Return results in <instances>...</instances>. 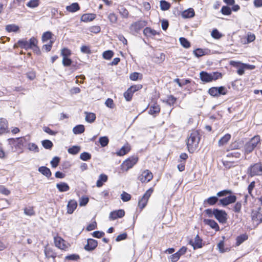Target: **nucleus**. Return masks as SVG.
Masks as SVG:
<instances>
[{"label":"nucleus","instance_id":"obj_24","mask_svg":"<svg viewBox=\"0 0 262 262\" xmlns=\"http://www.w3.org/2000/svg\"><path fill=\"white\" fill-rule=\"evenodd\" d=\"M96 17L94 14H84L81 17V21L84 22H88L93 20Z\"/></svg>","mask_w":262,"mask_h":262},{"label":"nucleus","instance_id":"obj_31","mask_svg":"<svg viewBox=\"0 0 262 262\" xmlns=\"http://www.w3.org/2000/svg\"><path fill=\"white\" fill-rule=\"evenodd\" d=\"M85 120L89 123L94 122L96 119V115L93 113L85 112Z\"/></svg>","mask_w":262,"mask_h":262},{"label":"nucleus","instance_id":"obj_35","mask_svg":"<svg viewBox=\"0 0 262 262\" xmlns=\"http://www.w3.org/2000/svg\"><path fill=\"white\" fill-rule=\"evenodd\" d=\"M219 201V199L217 196H211L208 198L207 199L204 200V204H207L209 205H214L217 201Z\"/></svg>","mask_w":262,"mask_h":262},{"label":"nucleus","instance_id":"obj_64","mask_svg":"<svg viewBox=\"0 0 262 262\" xmlns=\"http://www.w3.org/2000/svg\"><path fill=\"white\" fill-rule=\"evenodd\" d=\"M242 208V203L241 202H237L233 207V211L235 212L239 213L241 211Z\"/></svg>","mask_w":262,"mask_h":262},{"label":"nucleus","instance_id":"obj_29","mask_svg":"<svg viewBox=\"0 0 262 262\" xmlns=\"http://www.w3.org/2000/svg\"><path fill=\"white\" fill-rule=\"evenodd\" d=\"M107 180V176L104 174H101L99 177V179L97 181L96 183V186L98 187H101L104 182H106Z\"/></svg>","mask_w":262,"mask_h":262},{"label":"nucleus","instance_id":"obj_25","mask_svg":"<svg viewBox=\"0 0 262 262\" xmlns=\"http://www.w3.org/2000/svg\"><path fill=\"white\" fill-rule=\"evenodd\" d=\"M56 187L60 192H66L70 189L68 184L65 182H60L56 184Z\"/></svg>","mask_w":262,"mask_h":262},{"label":"nucleus","instance_id":"obj_36","mask_svg":"<svg viewBox=\"0 0 262 262\" xmlns=\"http://www.w3.org/2000/svg\"><path fill=\"white\" fill-rule=\"evenodd\" d=\"M160 111V107L159 105L157 104H154L149 108V114L151 115H155L159 113Z\"/></svg>","mask_w":262,"mask_h":262},{"label":"nucleus","instance_id":"obj_42","mask_svg":"<svg viewBox=\"0 0 262 262\" xmlns=\"http://www.w3.org/2000/svg\"><path fill=\"white\" fill-rule=\"evenodd\" d=\"M80 150V147L78 146H73L68 149V152L72 155H76Z\"/></svg>","mask_w":262,"mask_h":262},{"label":"nucleus","instance_id":"obj_1","mask_svg":"<svg viewBox=\"0 0 262 262\" xmlns=\"http://www.w3.org/2000/svg\"><path fill=\"white\" fill-rule=\"evenodd\" d=\"M200 136L199 133L194 130L189 135L187 138V145L188 150L190 152H193L198 148L200 142Z\"/></svg>","mask_w":262,"mask_h":262},{"label":"nucleus","instance_id":"obj_56","mask_svg":"<svg viewBox=\"0 0 262 262\" xmlns=\"http://www.w3.org/2000/svg\"><path fill=\"white\" fill-rule=\"evenodd\" d=\"M221 12L224 15H228L231 13V9L228 6H223L222 8Z\"/></svg>","mask_w":262,"mask_h":262},{"label":"nucleus","instance_id":"obj_5","mask_svg":"<svg viewBox=\"0 0 262 262\" xmlns=\"http://www.w3.org/2000/svg\"><path fill=\"white\" fill-rule=\"evenodd\" d=\"M138 158L137 157H130L125 160L121 165V169L124 171H127L132 168L138 162Z\"/></svg>","mask_w":262,"mask_h":262},{"label":"nucleus","instance_id":"obj_10","mask_svg":"<svg viewBox=\"0 0 262 262\" xmlns=\"http://www.w3.org/2000/svg\"><path fill=\"white\" fill-rule=\"evenodd\" d=\"M147 25L145 20H140L133 23L129 27V29L133 33H138Z\"/></svg>","mask_w":262,"mask_h":262},{"label":"nucleus","instance_id":"obj_54","mask_svg":"<svg viewBox=\"0 0 262 262\" xmlns=\"http://www.w3.org/2000/svg\"><path fill=\"white\" fill-rule=\"evenodd\" d=\"M114 53L111 50L106 51L103 53V57L105 59H110L113 56Z\"/></svg>","mask_w":262,"mask_h":262},{"label":"nucleus","instance_id":"obj_60","mask_svg":"<svg viewBox=\"0 0 262 262\" xmlns=\"http://www.w3.org/2000/svg\"><path fill=\"white\" fill-rule=\"evenodd\" d=\"M61 54L63 57H68L71 54V52L67 48H64L61 50Z\"/></svg>","mask_w":262,"mask_h":262},{"label":"nucleus","instance_id":"obj_51","mask_svg":"<svg viewBox=\"0 0 262 262\" xmlns=\"http://www.w3.org/2000/svg\"><path fill=\"white\" fill-rule=\"evenodd\" d=\"M39 0H30L27 4V6L30 8H35L38 6Z\"/></svg>","mask_w":262,"mask_h":262},{"label":"nucleus","instance_id":"obj_12","mask_svg":"<svg viewBox=\"0 0 262 262\" xmlns=\"http://www.w3.org/2000/svg\"><path fill=\"white\" fill-rule=\"evenodd\" d=\"M55 246L58 248L66 250L69 246V244L60 237L57 236L54 238Z\"/></svg>","mask_w":262,"mask_h":262},{"label":"nucleus","instance_id":"obj_43","mask_svg":"<svg viewBox=\"0 0 262 262\" xmlns=\"http://www.w3.org/2000/svg\"><path fill=\"white\" fill-rule=\"evenodd\" d=\"M108 142V138L106 136L101 137L99 140V142L102 147H105L107 145Z\"/></svg>","mask_w":262,"mask_h":262},{"label":"nucleus","instance_id":"obj_9","mask_svg":"<svg viewBox=\"0 0 262 262\" xmlns=\"http://www.w3.org/2000/svg\"><path fill=\"white\" fill-rule=\"evenodd\" d=\"M214 216L221 223L224 224L227 222V214L224 210H219L218 209H214Z\"/></svg>","mask_w":262,"mask_h":262},{"label":"nucleus","instance_id":"obj_30","mask_svg":"<svg viewBox=\"0 0 262 262\" xmlns=\"http://www.w3.org/2000/svg\"><path fill=\"white\" fill-rule=\"evenodd\" d=\"M231 135L229 134H226L224 137L221 138L218 142L219 146H223L226 144L230 139Z\"/></svg>","mask_w":262,"mask_h":262},{"label":"nucleus","instance_id":"obj_58","mask_svg":"<svg viewBox=\"0 0 262 262\" xmlns=\"http://www.w3.org/2000/svg\"><path fill=\"white\" fill-rule=\"evenodd\" d=\"M193 53L197 57H200L205 55V52L201 49H197L193 51Z\"/></svg>","mask_w":262,"mask_h":262},{"label":"nucleus","instance_id":"obj_23","mask_svg":"<svg viewBox=\"0 0 262 262\" xmlns=\"http://www.w3.org/2000/svg\"><path fill=\"white\" fill-rule=\"evenodd\" d=\"M130 150V147L128 144L124 145L122 148L116 152L117 156H122L128 153Z\"/></svg>","mask_w":262,"mask_h":262},{"label":"nucleus","instance_id":"obj_61","mask_svg":"<svg viewBox=\"0 0 262 262\" xmlns=\"http://www.w3.org/2000/svg\"><path fill=\"white\" fill-rule=\"evenodd\" d=\"M89 202V198L88 197L83 196L80 198L79 200V205L80 206H85Z\"/></svg>","mask_w":262,"mask_h":262},{"label":"nucleus","instance_id":"obj_21","mask_svg":"<svg viewBox=\"0 0 262 262\" xmlns=\"http://www.w3.org/2000/svg\"><path fill=\"white\" fill-rule=\"evenodd\" d=\"M189 244L193 247V248L197 249L202 247V239L200 238L198 235H196L194 241H190Z\"/></svg>","mask_w":262,"mask_h":262},{"label":"nucleus","instance_id":"obj_57","mask_svg":"<svg viewBox=\"0 0 262 262\" xmlns=\"http://www.w3.org/2000/svg\"><path fill=\"white\" fill-rule=\"evenodd\" d=\"M218 96L221 95H226L227 93V89L224 86L216 87Z\"/></svg>","mask_w":262,"mask_h":262},{"label":"nucleus","instance_id":"obj_37","mask_svg":"<svg viewBox=\"0 0 262 262\" xmlns=\"http://www.w3.org/2000/svg\"><path fill=\"white\" fill-rule=\"evenodd\" d=\"M84 126L83 125H77L73 128V132L74 134H82L84 132Z\"/></svg>","mask_w":262,"mask_h":262},{"label":"nucleus","instance_id":"obj_48","mask_svg":"<svg viewBox=\"0 0 262 262\" xmlns=\"http://www.w3.org/2000/svg\"><path fill=\"white\" fill-rule=\"evenodd\" d=\"M217 247V248H218L219 250L221 253H224V252H227V251H228L229 250V249L228 248L225 249L224 248V241H220L218 243Z\"/></svg>","mask_w":262,"mask_h":262},{"label":"nucleus","instance_id":"obj_13","mask_svg":"<svg viewBox=\"0 0 262 262\" xmlns=\"http://www.w3.org/2000/svg\"><path fill=\"white\" fill-rule=\"evenodd\" d=\"M141 85L132 86L129 88L124 94V96L127 101H130L133 96V93L137 91L139 89L141 88Z\"/></svg>","mask_w":262,"mask_h":262},{"label":"nucleus","instance_id":"obj_18","mask_svg":"<svg viewBox=\"0 0 262 262\" xmlns=\"http://www.w3.org/2000/svg\"><path fill=\"white\" fill-rule=\"evenodd\" d=\"M125 212L122 209H120L117 211H112L110 214V218L111 220H114L117 218H121L124 216Z\"/></svg>","mask_w":262,"mask_h":262},{"label":"nucleus","instance_id":"obj_2","mask_svg":"<svg viewBox=\"0 0 262 262\" xmlns=\"http://www.w3.org/2000/svg\"><path fill=\"white\" fill-rule=\"evenodd\" d=\"M260 138L259 136H255L252 138L244 146V151L246 154L251 152L257 146L260 144Z\"/></svg>","mask_w":262,"mask_h":262},{"label":"nucleus","instance_id":"obj_19","mask_svg":"<svg viewBox=\"0 0 262 262\" xmlns=\"http://www.w3.org/2000/svg\"><path fill=\"white\" fill-rule=\"evenodd\" d=\"M8 121L7 120L3 118H0V135L8 133Z\"/></svg>","mask_w":262,"mask_h":262},{"label":"nucleus","instance_id":"obj_8","mask_svg":"<svg viewBox=\"0 0 262 262\" xmlns=\"http://www.w3.org/2000/svg\"><path fill=\"white\" fill-rule=\"evenodd\" d=\"M152 192L153 189L152 188H149L146 191V192L142 196V197L139 200L138 207L141 210L143 209L146 206L148 201V199L151 196Z\"/></svg>","mask_w":262,"mask_h":262},{"label":"nucleus","instance_id":"obj_34","mask_svg":"<svg viewBox=\"0 0 262 262\" xmlns=\"http://www.w3.org/2000/svg\"><path fill=\"white\" fill-rule=\"evenodd\" d=\"M27 148L30 151L36 153L39 151L38 146L34 143H29L27 144Z\"/></svg>","mask_w":262,"mask_h":262},{"label":"nucleus","instance_id":"obj_44","mask_svg":"<svg viewBox=\"0 0 262 262\" xmlns=\"http://www.w3.org/2000/svg\"><path fill=\"white\" fill-rule=\"evenodd\" d=\"M179 40H180L181 45L183 47H184L185 48H188L190 47V42L185 38H184V37H180Z\"/></svg>","mask_w":262,"mask_h":262},{"label":"nucleus","instance_id":"obj_11","mask_svg":"<svg viewBox=\"0 0 262 262\" xmlns=\"http://www.w3.org/2000/svg\"><path fill=\"white\" fill-rule=\"evenodd\" d=\"M153 178L152 173L148 170H145L142 172L138 177L139 180L142 183H147Z\"/></svg>","mask_w":262,"mask_h":262},{"label":"nucleus","instance_id":"obj_38","mask_svg":"<svg viewBox=\"0 0 262 262\" xmlns=\"http://www.w3.org/2000/svg\"><path fill=\"white\" fill-rule=\"evenodd\" d=\"M19 29V27L14 24L8 25L6 26V30L9 32H16L18 31Z\"/></svg>","mask_w":262,"mask_h":262},{"label":"nucleus","instance_id":"obj_52","mask_svg":"<svg viewBox=\"0 0 262 262\" xmlns=\"http://www.w3.org/2000/svg\"><path fill=\"white\" fill-rule=\"evenodd\" d=\"M129 77L132 80L135 81V80H137L139 78L141 79L142 78V74H141L139 73H137V72H134V73L130 74Z\"/></svg>","mask_w":262,"mask_h":262},{"label":"nucleus","instance_id":"obj_33","mask_svg":"<svg viewBox=\"0 0 262 262\" xmlns=\"http://www.w3.org/2000/svg\"><path fill=\"white\" fill-rule=\"evenodd\" d=\"M38 171L41 173L44 176H46L48 178H49L51 176V172L49 168L41 166L38 168Z\"/></svg>","mask_w":262,"mask_h":262},{"label":"nucleus","instance_id":"obj_22","mask_svg":"<svg viewBox=\"0 0 262 262\" xmlns=\"http://www.w3.org/2000/svg\"><path fill=\"white\" fill-rule=\"evenodd\" d=\"M231 64L238 68L237 72L239 75H242L244 73V71L246 68L244 63H241L240 62L235 61H231Z\"/></svg>","mask_w":262,"mask_h":262},{"label":"nucleus","instance_id":"obj_47","mask_svg":"<svg viewBox=\"0 0 262 262\" xmlns=\"http://www.w3.org/2000/svg\"><path fill=\"white\" fill-rule=\"evenodd\" d=\"M170 6V4L165 1H161L160 2V8L162 10H167L169 9Z\"/></svg>","mask_w":262,"mask_h":262},{"label":"nucleus","instance_id":"obj_63","mask_svg":"<svg viewBox=\"0 0 262 262\" xmlns=\"http://www.w3.org/2000/svg\"><path fill=\"white\" fill-rule=\"evenodd\" d=\"M53 42V41L50 40L49 44L44 45L42 47V50H45L46 52H49L52 48Z\"/></svg>","mask_w":262,"mask_h":262},{"label":"nucleus","instance_id":"obj_55","mask_svg":"<svg viewBox=\"0 0 262 262\" xmlns=\"http://www.w3.org/2000/svg\"><path fill=\"white\" fill-rule=\"evenodd\" d=\"M165 56L163 53H161L159 56L156 57L155 62L157 63H162L165 60Z\"/></svg>","mask_w":262,"mask_h":262},{"label":"nucleus","instance_id":"obj_4","mask_svg":"<svg viewBox=\"0 0 262 262\" xmlns=\"http://www.w3.org/2000/svg\"><path fill=\"white\" fill-rule=\"evenodd\" d=\"M201 79L205 82H209L212 80H215L221 77V74L219 73H213L209 74L206 72H201L200 73Z\"/></svg>","mask_w":262,"mask_h":262},{"label":"nucleus","instance_id":"obj_3","mask_svg":"<svg viewBox=\"0 0 262 262\" xmlns=\"http://www.w3.org/2000/svg\"><path fill=\"white\" fill-rule=\"evenodd\" d=\"M37 43V39L33 37L31 38L29 41H27L26 39H20L17 41L18 46L21 48L25 49V50H28L29 49H33L34 47H36Z\"/></svg>","mask_w":262,"mask_h":262},{"label":"nucleus","instance_id":"obj_32","mask_svg":"<svg viewBox=\"0 0 262 262\" xmlns=\"http://www.w3.org/2000/svg\"><path fill=\"white\" fill-rule=\"evenodd\" d=\"M118 10L122 18H127L128 17L129 12L126 8L123 7H120L118 8Z\"/></svg>","mask_w":262,"mask_h":262},{"label":"nucleus","instance_id":"obj_17","mask_svg":"<svg viewBox=\"0 0 262 262\" xmlns=\"http://www.w3.org/2000/svg\"><path fill=\"white\" fill-rule=\"evenodd\" d=\"M77 207V203L75 200H70L67 204V213L72 214Z\"/></svg>","mask_w":262,"mask_h":262},{"label":"nucleus","instance_id":"obj_15","mask_svg":"<svg viewBox=\"0 0 262 262\" xmlns=\"http://www.w3.org/2000/svg\"><path fill=\"white\" fill-rule=\"evenodd\" d=\"M98 242L96 240L89 238L87 240V244L84 246V249L86 251H92L96 248Z\"/></svg>","mask_w":262,"mask_h":262},{"label":"nucleus","instance_id":"obj_45","mask_svg":"<svg viewBox=\"0 0 262 262\" xmlns=\"http://www.w3.org/2000/svg\"><path fill=\"white\" fill-rule=\"evenodd\" d=\"M248 238V236L246 234H243L238 236L236 238V245L239 246L243 242L246 241Z\"/></svg>","mask_w":262,"mask_h":262},{"label":"nucleus","instance_id":"obj_40","mask_svg":"<svg viewBox=\"0 0 262 262\" xmlns=\"http://www.w3.org/2000/svg\"><path fill=\"white\" fill-rule=\"evenodd\" d=\"M110 23L111 24H115L118 21V16L114 13H111L108 15L107 17Z\"/></svg>","mask_w":262,"mask_h":262},{"label":"nucleus","instance_id":"obj_49","mask_svg":"<svg viewBox=\"0 0 262 262\" xmlns=\"http://www.w3.org/2000/svg\"><path fill=\"white\" fill-rule=\"evenodd\" d=\"M24 213L27 215L32 216L35 214V212L33 207H29L24 209Z\"/></svg>","mask_w":262,"mask_h":262},{"label":"nucleus","instance_id":"obj_14","mask_svg":"<svg viewBox=\"0 0 262 262\" xmlns=\"http://www.w3.org/2000/svg\"><path fill=\"white\" fill-rule=\"evenodd\" d=\"M236 197L235 195H229L225 198L219 200V205L225 206L236 201Z\"/></svg>","mask_w":262,"mask_h":262},{"label":"nucleus","instance_id":"obj_27","mask_svg":"<svg viewBox=\"0 0 262 262\" xmlns=\"http://www.w3.org/2000/svg\"><path fill=\"white\" fill-rule=\"evenodd\" d=\"M143 33L145 36L148 37H151L157 34V32L156 30L149 27H146L144 29Z\"/></svg>","mask_w":262,"mask_h":262},{"label":"nucleus","instance_id":"obj_6","mask_svg":"<svg viewBox=\"0 0 262 262\" xmlns=\"http://www.w3.org/2000/svg\"><path fill=\"white\" fill-rule=\"evenodd\" d=\"M8 141L9 144L14 146L16 150H22L24 144L26 142V138L25 137H20L16 139L10 138L8 139Z\"/></svg>","mask_w":262,"mask_h":262},{"label":"nucleus","instance_id":"obj_16","mask_svg":"<svg viewBox=\"0 0 262 262\" xmlns=\"http://www.w3.org/2000/svg\"><path fill=\"white\" fill-rule=\"evenodd\" d=\"M252 219L253 223L258 225L262 222V213L258 211H253L252 213Z\"/></svg>","mask_w":262,"mask_h":262},{"label":"nucleus","instance_id":"obj_28","mask_svg":"<svg viewBox=\"0 0 262 262\" xmlns=\"http://www.w3.org/2000/svg\"><path fill=\"white\" fill-rule=\"evenodd\" d=\"M182 16L185 18L192 17L194 16V10L192 8H189L185 10L182 12Z\"/></svg>","mask_w":262,"mask_h":262},{"label":"nucleus","instance_id":"obj_59","mask_svg":"<svg viewBox=\"0 0 262 262\" xmlns=\"http://www.w3.org/2000/svg\"><path fill=\"white\" fill-rule=\"evenodd\" d=\"M59 161L60 159L58 157H55L54 158H53L52 161H51V164L52 166L54 168L56 167L58 165Z\"/></svg>","mask_w":262,"mask_h":262},{"label":"nucleus","instance_id":"obj_46","mask_svg":"<svg viewBox=\"0 0 262 262\" xmlns=\"http://www.w3.org/2000/svg\"><path fill=\"white\" fill-rule=\"evenodd\" d=\"M121 199L123 202H127L131 199V195L125 191H123L121 194Z\"/></svg>","mask_w":262,"mask_h":262},{"label":"nucleus","instance_id":"obj_50","mask_svg":"<svg viewBox=\"0 0 262 262\" xmlns=\"http://www.w3.org/2000/svg\"><path fill=\"white\" fill-rule=\"evenodd\" d=\"M211 36L215 39H220L222 37V35L217 29H215L211 32Z\"/></svg>","mask_w":262,"mask_h":262},{"label":"nucleus","instance_id":"obj_20","mask_svg":"<svg viewBox=\"0 0 262 262\" xmlns=\"http://www.w3.org/2000/svg\"><path fill=\"white\" fill-rule=\"evenodd\" d=\"M205 224L209 226L211 228L216 231H219L220 227L217 223L214 220L211 219H204L203 221Z\"/></svg>","mask_w":262,"mask_h":262},{"label":"nucleus","instance_id":"obj_39","mask_svg":"<svg viewBox=\"0 0 262 262\" xmlns=\"http://www.w3.org/2000/svg\"><path fill=\"white\" fill-rule=\"evenodd\" d=\"M52 36L53 34L50 31H47L43 33L41 37L42 41L45 42L50 40L52 38Z\"/></svg>","mask_w":262,"mask_h":262},{"label":"nucleus","instance_id":"obj_26","mask_svg":"<svg viewBox=\"0 0 262 262\" xmlns=\"http://www.w3.org/2000/svg\"><path fill=\"white\" fill-rule=\"evenodd\" d=\"M80 9V7L78 3H74L69 6L66 7V10L72 13L75 12Z\"/></svg>","mask_w":262,"mask_h":262},{"label":"nucleus","instance_id":"obj_62","mask_svg":"<svg viewBox=\"0 0 262 262\" xmlns=\"http://www.w3.org/2000/svg\"><path fill=\"white\" fill-rule=\"evenodd\" d=\"M208 93L212 96L217 97V91L216 87H213L209 89Z\"/></svg>","mask_w":262,"mask_h":262},{"label":"nucleus","instance_id":"obj_7","mask_svg":"<svg viewBox=\"0 0 262 262\" xmlns=\"http://www.w3.org/2000/svg\"><path fill=\"white\" fill-rule=\"evenodd\" d=\"M248 173L251 177L262 175V164L257 163L251 165L248 169Z\"/></svg>","mask_w":262,"mask_h":262},{"label":"nucleus","instance_id":"obj_53","mask_svg":"<svg viewBox=\"0 0 262 262\" xmlns=\"http://www.w3.org/2000/svg\"><path fill=\"white\" fill-rule=\"evenodd\" d=\"M80 158L83 161H88L91 158V155L86 152H83L80 154Z\"/></svg>","mask_w":262,"mask_h":262},{"label":"nucleus","instance_id":"obj_41","mask_svg":"<svg viewBox=\"0 0 262 262\" xmlns=\"http://www.w3.org/2000/svg\"><path fill=\"white\" fill-rule=\"evenodd\" d=\"M42 146L47 149H50L53 146V143L49 140H45L41 141Z\"/></svg>","mask_w":262,"mask_h":262}]
</instances>
